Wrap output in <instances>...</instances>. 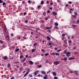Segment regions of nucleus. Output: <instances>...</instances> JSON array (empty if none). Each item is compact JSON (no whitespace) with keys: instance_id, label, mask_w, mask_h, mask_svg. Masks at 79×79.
Instances as JSON below:
<instances>
[{"instance_id":"a211bd4d","label":"nucleus","mask_w":79,"mask_h":79,"mask_svg":"<svg viewBox=\"0 0 79 79\" xmlns=\"http://www.w3.org/2000/svg\"><path fill=\"white\" fill-rule=\"evenodd\" d=\"M24 57V56L23 55H21L20 56V59H21V58H23Z\"/></svg>"},{"instance_id":"cd10ccee","label":"nucleus","mask_w":79,"mask_h":79,"mask_svg":"<svg viewBox=\"0 0 79 79\" xmlns=\"http://www.w3.org/2000/svg\"><path fill=\"white\" fill-rule=\"evenodd\" d=\"M57 2L58 3H61V1H60V0H57Z\"/></svg>"},{"instance_id":"3c124183","label":"nucleus","mask_w":79,"mask_h":79,"mask_svg":"<svg viewBox=\"0 0 79 79\" xmlns=\"http://www.w3.org/2000/svg\"><path fill=\"white\" fill-rule=\"evenodd\" d=\"M25 23H28V21H27V20H26L25 21Z\"/></svg>"},{"instance_id":"603ef678","label":"nucleus","mask_w":79,"mask_h":79,"mask_svg":"<svg viewBox=\"0 0 79 79\" xmlns=\"http://www.w3.org/2000/svg\"><path fill=\"white\" fill-rule=\"evenodd\" d=\"M10 35L11 37H13V33L11 34Z\"/></svg>"},{"instance_id":"393cba45","label":"nucleus","mask_w":79,"mask_h":79,"mask_svg":"<svg viewBox=\"0 0 79 79\" xmlns=\"http://www.w3.org/2000/svg\"><path fill=\"white\" fill-rule=\"evenodd\" d=\"M55 26H58V23L56 22L55 23V24H54Z\"/></svg>"},{"instance_id":"f257e3e1","label":"nucleus","mask_w":79,"mask_h":79,"mask_svg":"<svg viewBox=\"0 0 79 79\" xmlns=\"http://www.w3.org/2000/svg\"><path fill=\"white\" fill-rule=\"evenodd\" d=\"M60 63V61H56L54 62V64L55 65H58Z\"/></svg>"},{"instance_id":"b1692460","label":"nucleus","mask_w":79,"mask_h":79,"mask_svg":"<svg viewBox=\"0 0 79 79\" xmlns=\"http://www.w3.org/2000/svg\"><path fill=\"white\" fill-rule=\"evenodd\" d=\"M26 58H24V60H22V61L24 62V61H26Z\"/></svg>"},{"instance_id":"20e7f679","label":"nucleus","mask_w":79,"mask_h":79,"mask_svg":"<svg viewBox=\"0 0 79 79\" xmlns=\"http://www.w3.org/2000/svg\"><path fill=\"white\" fill-rule=\"evenodd\" d=\"M29 63L30 64H31V65H32V64H34V62L31 60H29Z\"/></svg>"},{"instance_id":"0e129e2a","label":"nucleus","mask_w":79,"mask_h":79,"mask_svg":"<svg viewBox=\"0 0 79 79\" xmlns=\"http://www.w3.org/2000/svg\"><path fill=\"white\" fill-rule=\"evenodd\" d=\"M23 65H26V63L25 62H24L23 63Z\"/></svg>"},{"instance_id":"c756f323","label":"nucleus","mask_w":79,"mask_h":79,"mask_svg":"<svg viewBox=\"0 0 79 79\" xmlns=\"http://www.w3.org/2000/svg\"><path fill=\"white\" fill-rule=\"evenodd\" d=\"M0 44H3V41L1 40H0Z\"/></svg>"},{"instance_id":"bb28decb","label":"nucleus","mask_w":79,"mask_h":79,"mask_svg":"<svg viewBox=\"0 0 79 79\" xmlns=\"http://www.w3.org/2000/svg\"><path fill=\"white\" fill-rule=\"evenodd\" d=\"M56 56H59L60 55L59 54V53H57L56 52Z\"/></svg>"},{"instance_id":"1a4fd4ad","label":"nucleus","mask_w":79,"mask_h":79,"mask_svg":"<svg viewBox=\"0 0 79 79\" xmlns=\"http://www.w3.org/2000/svg\"><path fill=\"white\" fill-rule=\"evenodd\" d=\"M75 59V58H73V57H70L69 59V60H74Z\"/></svg>"},{"instance_id":"0eeeda50","label":"nucleus","mask_w":79,"mask_h":79,"mask_svg":"<svg viewBox=\"0 0 79 79\" xmlns=\"http://www.w3.org/2000/svg\"><path fill=\"white\" fill-rule=\"evenodd\" d=\"M45 76L44 77L43 79H47V78L48 76L47 75V74H45Z\"/></svg>"},{"instance_id":"9d476101","label":"nucleus","mask_w":79,"mask_h":79,"mask_svg":"<svg viewBox=\"0 0 79 79\" xmlns=\"http://www.w3.org/2000/svg\"><path fill=\"white\" fill-rule=\"evenodd\" d=\"M29 74V72H27L26 73L24 74V77H26V76H27V74Z\"/></svg>"},{"instance_id":"6ab92c4d","label":"nucleus","mask_w":79,"mask_h":79,"mask_svg":"<svg viewBox=\"0 0 79 79\" xmlns=\"http://www.w3.org/2000/svg\"><path fill=\"white\" fill-rule=\"evenodd\" d=\"M19 49L17 48V49L15 50V52H19Z\"/></svg>"},{"instance_id":"412c9836","label":"nucleus","mask_w":79,"mask_h":79,"mask_svg":"<svg viewBox=\"0 0 79 79\" xmlns=\"http://www.w3.org/2000/svg\"><path fill=\"white\" fill-rule=\"evenodd\" d=\"M74 73H75L76 74H77V75H78V73H77L78 72L77 71H75Z\"/></svg>"},{"instance_id":"a18cd8bd","label":"nucleus","mask_w":79,"mask_h":79,"mask_svg":"<svg viewBox=\"0 0 79 79\" xmlns=\"http://www.w3.org/2000/svg\"><path fill=\"white\" fill-rule=\"evenodd\" d=\"M53 3L52 2H51V3H50V5L51 6L53 5Z\"/></svg>"},{"instance_id":"4c0bfd02","label":"nucleus","mask_w":79,"mask_h":79,"mask_svg":"<svg viewBox=\"0 0 79 79\" xmlns=\"http://www.w3.org/2000/svg\"><path fill=\"white\" fill-rule=\"evenodd\" d=\"M73 17L74 18H76V15H73Z\"/></svg>"},{"instance_id":"c9c22d12","label":"nucleus","mask_w":79,"mask_h":79,"mask_svg":"<svg viewBox=\"0 0 79 79\" xmlns=\"http://www.w3.org/2000/svg\"><path fill=\"white\" fill-rule=\"evenodd\" d=\"M50 29V27H46V29Z\"/></svg>"},{"instance_id":"774afa93","label":"nucleus","mask_w":79,"mask_h":79,"mask_svg":"<svg viewBox=\"0 0 79 79\" xmlns=\"http://www.w3.org/2000/svg\"><path fill=\"white\" fill-rule=\"evenodd\" d=\"M31 10H34V8H32V7H31Z\"/></svg>"},{"instance_id":"5701e85b","label":"nucleus","mask_w":79,"mask_h":79,"mask_svg":"<svg viewBox=\"0 0 79 79\" xmlns=\"http://www.w3.org/2000/svg\"><path fill=\"white\" fill-rule=\"evenodd\" d=\"M40 3H41V5H43V4L44 3V1H41V2Z\"/></svg>"},{"instance_id":"ea45409f","label":"nucleus","mask_w":79,"mask_h":79,"mask_svg":"<svg viewBox=\"0 0 79 79\" xmlns=\"http://www.w3.org/2000/svg\"><path fill=\"white\" fill-rule=\"evenodd\" d=\"M76 25H73V27L74 28H75V27H76Z\"/></svg>"},{"instance_id":"aec40b11","label":"nucleus","mask_w":79,"mask_h":79,"mask_svg":"<svg viewBox=\"0 0 79 79\" xmlns=\"http://www.w3.org/2000/svg\"><path fill=\"white\" fill-rule=\"evenodd\" d=\"M7 66L9 68H10V64H8L7 65Z\"/></svg>"},{"instance_id":"69168bd1","label":"nucleus","mask_w":79,"mask_h":79,"mask_svg":"<svg viewBox=\"0 0 79 79\" xmlns=\"http://www.w3.org/2000/svg\"><path fill=\"white\" fill-rule=\"evenodd\" d=\"M22 3L23 4H24V3H25V2H24V1L22 2Z\"/></svg>"},{"instance_id":"423d86ee","label":"nucleus","mask_w":79,"mask_h":79,"mask_svg":"<svg viewBox=\"0 0 79 79\" xmlns=\"http://www.w3.org/2000/svg\"><path fill=\"white\" fill-rule=\"evenodd\" d=\"M6 37L7 38H8V39H7V40L8 41H9L10 40V36H9V35H6Z\"/></svg>"},{"instance_id":"72a5a7b5","label":"nucleus","mask_w":79,"mask_h":79,"mask_svg":"<svg viewBox=\"0 0 79 79\" xmlns=\"http://www.w3.org/2000/svg\"><path fill=\"white\" fill-rule=\"evenodd\" d=\"M40 21L41 23H44V21L43 20H41Z\"/></svg>"},{"instance_id":"bf43d9fd","label":"nucleus","mask_w":79,"mask_h":79,"mask_svg":"<svg viewBox=\"0 0 79 79\" xmlns=\"http://www.w3.org/2000/svg\"><path fill=\"white\" fill-rule=\"evenodd\" d=\"M74 14H75V15H77V12H74Z\"/></svg>"},{"instance_id":"2f4dec72","label":"nucleus","mask_w":79,"mask_h":79,"mask_svg":"<svg viewBox=\"0 0 79 79\" xmlns=\"http://www.w3.org/2000/svg\"><path fill=\"white\" fill-rule=\"evenodd\" d=\"M52 45V44L51 43L49 42L48 44V45H49V46H50V45Z\"/></svg>"},{"instance_id":"09e8293b","label":"nucleus","mask_w":79,"mask_h":79,"mask_svg":"<svg viewBox=\"0 0 79 79\" xmlns=\"http://www.w3.org/2000/svg\"><path fill=\"white\" fill-rule=\"evenodd\" d=\"M69 4H71V3H72L73 2H71V1L70 2H68Z\"/></svg>"},{"instance_id":"f704fd0d","label":"nucleus","mask_w":79,"mask_h":79,"mask_svg":"<svg viewBox=\"0 0 79 79\" xmlns=\"http://www.w3.org/2000/svg\"><path fill=\"white\" fill-rule=\"evenodd\" d=\"M60 51H61V49H59V50H57V52H60Z\"/></svg>"},{"instance_id":"79ce46f5","label":"nucleus","mask_w":79,"mask_h":79,"mask_svg":"<svg viewBox=\"0 0 79 79\" xmlns=\"http://www.w3.org/2000/svg\"><path fill=\"white\" fill-rule=\"evenodd\" d=\"M67 60V58L66 57H64V61H66Z\"/></svg>"},{"instance_id":"e2e57ef3","label":"nucleus","mask_w":79,"mask_h":79,"mask_svg":"<svg viewBox=\"0 0 79 79\" xmlns=\"http://www.w3.org/2000/svg\"><path fill=\"white\" fill-rule=\"evenodd\" d=\"M0 3H3V1L2 0H0Z\"/></svg>"},{"instance_id":"13d9d810","label":"nucleus","mask_w":79,"mask_h":79,"mask_svg":"<svg viewBox=\"0 0 79 79\" xmlns=\"http://www.w3.org/2000/svg\"><path fill=\"white\" fill-rule=\"evenodd\" d=\"M25 57L26 58H27V57H28V55H26L25 56Z\"/></svg>"},{"instance_id":"6e6552de","label":"nucleus","mask_w":79,"mask_h":79,"mask_svg":"<svg viewBox=\"0 0 79 79\" xmlns=\"http://www.w3.org/2000/svg\"><path fill=\"white\" fill-rule=\"evenodd\" d=\"M70 54H71V52H68L66 55L67 56H70V55H70Z\"/></svg>"},{"instance_id":"6e6d98bb","label":"nucleus","mask_w":79,"mask_h":79,"mask_svg":"<svg viewBox=\"0 0 79 79\" xmlns=\"http://www.w3.org/2000/svg\"><path fill=\"white\" fill-rule=\"evenodd\" d=\"M42 52H45V50L44 49H41Z\"/></svg>"},{"instance_id":"49530a36","label":"nucleus","mask_w":79,"mask_h":79,"mask_svg":"<svg viewBox=\"0 0 79 79\" xmlns=\"http://www.w3.org/2000/svg\"><path fill=\"white\" fill-rule=\"evenodd\" d=\"M44 30L47 29V27H44Z\"/></svg>"},{"instance_id":"052dcab7","label":"nucleus","mask_w":79,"mask_h":79,"mask_svg":"<svg viewBox=\"0 0 79 79\" xmlns=\"http://www.w3.org/2000/svg\"><path fill=\"white\" fill-rule=\"evenodd\" d=\"M62 36H65V34H62Z\"/></svg>"},{"instance_id":"dca6fc26","label":"nucleus","mask_w":79,"mask_h":79,"mask_svg":"<svg viewBox=\"0 0 79 79\" xmlns=\"http://www.w3.org/2000/svg\"><path fill=\"white\" fill-rule=\"evenodd\" d=\"M52 74L54 75L55 76H56V73L55 72H52Z\"/></svg>"},{"instance_id":"a878e982","label":"nucleus","mask_w":79,"mask_h":79,"mask_svg":"<svg viewBox=\"0 0 79 79\" xmlns=\"http://www.w3.org/2000/svg\"><path fill=\"white\" fill-rule=\"evenodd\" d=\"M43 15L44 16H45L46 15V13H45V12H44L43 13Z\"/></svg>"},{"instance_id":"8fccbe9b","label":"nucleus","mask_w":79,"mask_h":79,"mask_svg":"<svg viewBox=\"0 0 79 79\" xmlns=\"http://www.w3.org/2000/svg\"><path fill=\"white\" fill-rule=\"evenodd\" d=\"M48 17H46L45 18V19L46 20V21H47V20L48 19Z\"/></svg>"},{"instance_id":"f03ea898","label":"nucleus","mask_w":79,"mask_h":79,"mask_svg":"<svg viewBox=\"0 0 79 79\" xmlns=\"http://www.w3.org/2000/svg\"><path fill=\"white\" fill-rule=\"evenodd\" d=\"M41 73L43 75H44V74H45H45H46V73H45V72L43 70H42L41 71Z\"/></svg>"},{"instance_id":"c85d7f7f","label":"nucleus","mask_w":79,"mask_h":79,"mask_svg":"<svg viewBox=\"0 0 79 79\" xmlns=\"http://www.w3.org/2000/svg\"><path fill=\"white\" fill-rule=\"evenodd\" d=\"M26 70H27V71H28L29 72L30 71V69H29V68H28Z\"/></svg>"},{"instance_id":"7ed1b4c3","label":"nucleus","mask_w":79,"mask_h":79,"mask_svg":"<svg viewBox=\"0 0 79 79\" xmlns=\"http://www.w3.org/2000/svg\"><path fill=\"white\" fill-rule=\"evenodd\" d=\"M52 14L54 16H56L57 15V13L56 12H52Z\"/></svg>"},{"instance_id":"7c9ffc66","label":"nucleus","mask_w":79,"mask_h":79,"mask_svg":"<svg viewBox=\"0 0 79 79\" xmlns=\"http://www.w3.org/2000/svg\"><path fill=\"white\" fill-rule=\"evenodd\" d=\"M54 28H55V29H58V27L57 26H55Z\"/></svg>"},{"instance_id":"c03bdc74","label":"nucleus","mask_w":79,"mask_h":79,"mask_svg":"<svg viewBox=\"0 0 79 79\" xmlns=\"http://www.w3.org/2000/svg\"><path fill=\"white\" fill-rule=\"evenodd\" d=\"M52 55H55V53L54 52H53L52 53Z\"/></svg>"},{"instance_id":"5fc2aeb1","label":"nucleus","mask_w":79,"mask_h":79,"mask_svg":"<svg viewBox=\"0 0 79 79\" xmlns=\"http://www.w3.org/2000/svg\"><path fill=\"white\" fill-rule=\"evenodd\" d=\"M6 3H5V2H3V4H2V5H6Z\"/></svg>"},{"instance_id":"9b49d317","label":"nucleus","mask_w":79,"mask_h":79,"mask_svg":"<svg viewBox=\"0 0 79 79\" xmlns=\"http://www.w3.org/2000/svg\"><path fill=\"white\" fill-rule=\"evenodd\" d=\"M36 50V49H33L31 50V52L32 53H34L35 52V51Z\"/></svg>"},{"instance_id":"338daca9","label":"nucleus","mask_w":79,"mask_h":79,"mask_svg":"<svg viewBox=\"0 0 79 79\" xmlns=\"http://www.w3.org/2000/svg\"><path fill=\"white\" fill-rule=\"evenodd\" d=\"M3 6H4V7H6V4H5V5H3Z\"/></svg>"},{"instance_id":"ddd939ff","label":"nucleus","mask_w":79,"mask_h":79,"mask_svg":"<svg viewBox=\"0 0 79 79\" xmlns=\"http://www.w3.org/2000/svg\"><path fill=\"white\" fill-rule=\"evenodd\" d=\"M38 43H35L33 44V46H36L38 45Z\"/></svg>"},{"instance_id":"a19ab883","label":"nucleus","mask_w":79,"mask_h":79,"mask_svg":"<svg viewBox=\"0 0 79 79\" xmlns=\"http://www.w3.org/2000/svg\"><path fill=\"white\" fill-rule=\"evenodd\" d=\"M69 44H70V43H71L72 42V41H71V40H69Z\"/></svg>"},{"instance_id":"864d4df0","label":"nucleus","mask_w":79,"mask_h":79,"mask_svg":"<svg viewBox=\"0 0 79 79\" xmlns=\"http://www.w3.org/2000/svg\"><path fill=\"white\" fill-rule=\"evenodd\" d=\"M15 79V77H12L10 78V79Z\"/></svg>"},{"instance_id":"58836bf2","label":"nucleus","mask_w":79,"mask_h":79,"mask_svg":"<svg viewBox=\"0 0 79 79\" xmlns=\"http://www.w3.org/2000/svg\"><path fill=\"white\" fill-rule=\"evenodd\" d=\"M47 13H50V11L49 10H48V11L47 12Z\"/></svg>"},{"instance_id":"680f3d73","label":"nucleus","mask_w":79,"mask_h":79,"mask_svg":"<svg viewBox=\"0 0 79 79\" xmlns=\"http://www.w3.org/2000/svg\"><path fill=\"white\" fill-rule=\"evenodd\" d=\"M37 77H40V74H39L37 75Z\"/></svg>"},{"instance_id":"2eb2a0df","label":"nucleus","mask_w":79,"mask_h":79,"mask_svg":"<svg viewBox=\"0 0 79 79\" xmlns=\"http://www.w3.org/2000/svg\"><path fill=\"white\" fill-rule=\"evenodd\" d=\"M40 7H41V6L40 5H39L37 6V8L38 9H39V10H40V9H41V8H40Z\"/></svg>"},{"instance_id":"4468645a","label":"nucleus","mask_w":79,"mask_h":79,"mask_svg":"<svg viewBox=\"0 0 79 79\" xmlns=\"http://www.w3.org/2000/svg\"><path fill=\"white\" fill-rule=\"evenodd\" d=\"M7 58H8V57H7V56H5L4 57V60H6Z\"/></svg>"},{"instance_id":"4be33fe9","label":"nucleus","mask_w":79,"mask_h":79,"mask_svg":"<svg viewBox=\"0 0 79 79\" xmlns=\"http://www.w3.org/2000/svg\"><path fill=\"white\" fill-rule=\"evenodd\" d=\"M39 71H35V76H36V75H37V72H38Z\"/></svg>"},{"instance_id":"39448f33","label":"nucleus","mask_w":79,"mask_h":79,"mask_svg":"<svg viewBox=\"0 0 79 79\" xmlns=\"http://www.w3.org/2000/svg\"><path fill=\"white\" fill-rule=\"evenodd\" d=\"M4 30L6 32V31H7V28H6V26H5Z\"/></svg>"},{"instance_id":"473e14b6","label":"nucleus","mask_w":79,"mask_h":79,"mask_svg":"<svg viewBox=\"0 0 79 79\" xmlns=\"http://www.w3.org/2000/svg\"><path fill=\"white\" fill-rule=\"evenodd\" d=\"M41 67H42V65H39V66H38V68H40Z\"/></svg>"},{"instance_id":"de8ad7c7","label":"nucleus","mask_w":79,"mask_h":79,"mask_svg":"<svg viewBox=\"0 0 79 79\" xmlns=\"http://www.w3.org/2000/svg\"><path fill=\"white\" fill-rule=\"evenodd\" d=\"M54 79H58V78H57V77H54Z\"/></svg>"},{"instance_id":"f3484780","label":"nucleus","mask_w":79,"mask_h":79,"mask_svg":"<svg viewBox=\"0 0 79 79\" xmlns=\"http://www.w3.org/2000/svg\"><path fill=\"white\" fill-rule=\"evenodd\" d=\"M29 77H33V76L31 74H30L29 75Z\"/></svg>"},{"instance_id":"37998d69","label":"nucleus","mask_w":79,"mask_h":79,"mask_svg":"<svg viewBox=\"0 0 79 79\" xmlns=\"http://www.w3.org/2000/svg\"><path fill=\"white\" fill-rule=\"evenodd\" d=\"M67 42V40H66V39H65L64 40V43Z\"/></svg>"},{"instance_id":"e433bc0d","label":"nucleus","mask_w":79,"mask_h":79,"mask_svg":"<svg viewBox=\"0 0 79 79\" xmlns=\"http://www.w3.org/2000/svg\"><path fill=\"white\" fill-rule=\"evenodd\" d=\"M48 55V53H46L44 54L45 56H47V55Z\"/></svg>"},{"instance_id":"4d7b16f0","label":"nucleus","mask_w":79,"mask_h":79,"mask_svg":"<svg viewBox=\"0 0 79 79\" xmlns=\"http://www.w3.org/2000/svg\"><path fill=\"white\" fill-rule=\"evenodd\" d=\"M76 47H74L73 48V50H75V49H76Z\"/></svg>"},{"instance_id":"f8f14e48","label":"nucleus","mask_w":79,"mask_h":79,"mask_svg":"<svg viewBox=\"0 0 79 79\" xmlns=\"http://www.w3.org/2000/svg\"><path fill=\"white\" fill-rule=\"evenodd\" d=\"M47 39H48V40H51V38H50V37L48 36H47Z\"/></svg>"}]
</instances>
